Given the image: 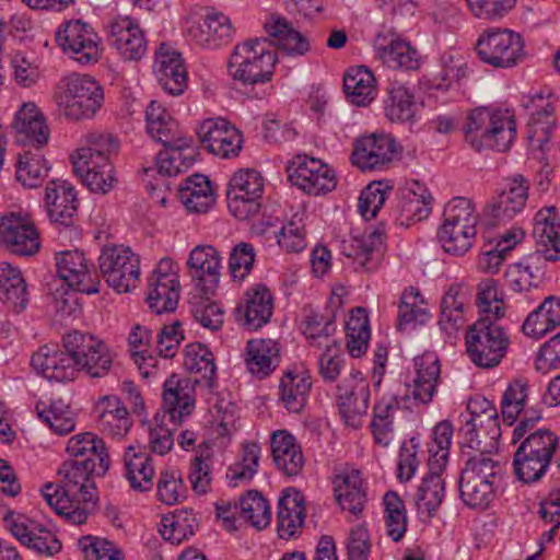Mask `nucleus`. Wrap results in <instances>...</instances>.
Wrapping results in <instances>:
<instances>
[{
	"label": "nucleus",
	"mask_w": 560,
	"mask_h": 560,
	"mask_svg": "<svg viewBox=\"0 0 560 560\" xmlns=\"http://www.w3.org/2000/svg\"><path fill=\"white\" fill-rule=\"evenodd\" d=\"M113 357L105 342L94 335L72 330L61 338V345H44L31 357V366L50 382L74 381L80 372L91 377L108 374Z\"/></svg>",
	"instance_id": "obj_1"
},
{
	"label": "nucleus",
	"mask_w": 560,
	"mask_h": 560,
	"mask_svg": "<svg viewBox=\"0 0 560 560\" xmlns=\"http://www.w3.org/2000/svg\"><path fill=\"white\" fill-rule=\"evenodd\" d=\"M477 290L481 317L466 331V351L475 365L492 369L501 363L511 343L508 329L498 323L505 316L504 293L493 279L481 281Z\"/></svg>",
	"instance_id": "obj_2"
},
{
	"label": "nucleus",
	"mask_w": 560,
	"mask_h": 560,
	"mask_svg": "<svg viewBox=\"0 0 560 560\" xmlns=\"http://www.w3.org/2000/svg\"><path fill=\"white\" fill-rule=\"evenodd\" d=\"M93 475H103L93 458L67 460L58 469V482L44 485L42 495L66 521L81 525L96 508Z\"/></svg>",
	"instance_id": "obj_3"
},
{
	"label": "nucleus",
	"mask_w": 560,
	"mask_h": 560,
	"mask_svg": "<svg viewBox=\"0 0 560 560\" xmlns=\"http://www.w3.org/2000/svg\"><path fill=\"white\" fill-rule=\"evenodd\" d=\"M118 140L110 133L92 131L86 135V144L72 154L74 173L93 192L107 194L116 178L110 155L118 152Z\"/></svg>",
	"instance_id": "obj_4"
},
{
	"label": "nucleus",
	"mask_w": 560,
	"mask_h": 560,
	"mask_svg": "<svg viewBox=\"0 0 560 560\" xmlns=\"http://www.w3.org/2000/svg\"><path fill=\"white\" fill-rule=\"evenodd\" d=\"M463 130L466 142L475 150L504 152L515 140L516 122L508 113L481 106L469 112Z\"/></svg>",
	"instance_id": "obj_5"
},
{
	"label": "nucleus",
	"mask_w": 560,
	"mask_h": 560,
	"mask_svg": "<svg viewBox=\"0 0 560 560\" xmlns=\"http://www.w3.org/2000/svg\"><path fill=\"white\" fill-rule=\"evenodd\" d=\"M270 46L267 38H252L237 44L229 59V73L244 85L271 81L278 56Z\"/></svg>",
	"instance_id": "obj_6"
},
{
	"label": "nucleus",
	"mask_w": 560,
	"mask_h": 560,
	"mask_svg": "<svg viewBox=\"0 0 560 560\" xmlns=\"http://www.w3.org/2000/svg\"><path fill=\"white\" fill-rule=\"evenodd\" d=\"M444 221L438 231L443 249L455 256L465 255L477 234L478 214L472 201L466 197L450 200L443 212Z\"/></svg>",
	"instance_id": "obj_7"
},
{
	"label": "nucleus",
	"mask_w": 560,
	"mask_h": 560,
	"mask_svg": "<svg viewBox=\"0 0 560 560\" xmlns=\"http://www.w3.org/2000/svg\"><path fill=\"white\" fill-rule=\"evenodd\" d=\"M55 98L67 118L82 120L92 118L102 107L104 92L93 77L71 73L60 80Z\"/></svg>",
	"instance_id": "obj_8"
},
{
	"label": "nucleus",
	"mask_w": 560,
	"mask_h": 560,
	"mask_svg": "<svg viewBox=\"0 0 560 560\" xmlns=\"http://www.w3.org/2000/svg\"><path fill=\"white\" fill-rule=\"evenodd\" d=\"M499 463L485 452L470 457L459 477V495L465 505L485 510L495 497Z\"/></svg>",
	"instance_id": "obj_9"
},
{
	"label": "nucleus",
	"mask_w": 560,
	"mask_h": 560,
	"mask_svg": "<svg viewBox=\"0 0 560 560\" xmlns=\"http://www.w3.org/2000/svg\"><path fill=\"white\" fill-rule=\"evenodd\" d=\"M558 442V436L548 429H539L521 440L513 458L517 479L524 483L540 480L550 466Z\"/></svg>",
	"instance_id": "obj_10"
},
{
	"label": "nucleus",
	"mask_w": 560,
	"mask_h": 560,
	"mask_svg": "<svg viewBox=\"0 0 560 560\" xmlns=\"http://www.w3.org/2000/svg\"><path fill=\"white\" fill-rule=\"evenodd\" d=\"M479 59L494 68H513L526 59L523 37L509 28H491L476 43Z\"/></svg>",
	"instance_id": "obj_11"
},
{
	"label": "nucleus",
	"mask_w": 560,
	"mask_h": 560,
	"mask_svg": "<svg viewBox=\"0 0 560 560\" xmlns=\"http://www.w3.org/2000/svg\"><path fill=\"white\" fill-rule=\"evenodd\" d=\"M56 40L63 54L81 67L94 66L102 58L101 38L80 20L61 25L56 32Z\"/></svg>",
	"instance_id": "obj_12"
},
{
	"label": "nucleus",
	"mask_w": 560,
	"mask_h": 560,
	"mask_svg": "<svg viewBox=\"0 0 560 560\" xmlns=\"http://www.w3.org/2000/svg\"><path fill=\"white\" fill-rule=\"evenodd\" d=\"M139 257L129 247L113 245L102 248L98 266L107 284L118 293L136 288L140 278Z\"/></svg>",
	"instance_id": "obj_13"
},
{
	"label": "nucleus",
	"mask_w": 560,
	"mask_h": 560,
	"mask_svg": "<svg viewBox=\"0 0 560 560\" xmlns=\"http://www.w3.org/2000/svg\"><path fill=\"white\" fill-rule=\"evenodd\" d=\"M264 178L253 168L234 173L228 186L226 197L230 212L238 220H247L260 210Z\"/></svg>",
	"instance_id": "obj_14"
},
{
	"label": "nucleus",
	"mask_w": 560,
	"mask_h": 560,
	"mask_svg": "<svg viewBox=\"0 0 560 560\" xmlns=\"http://www.w3.org/2000/svg\"><path fill=\"white\" fill-rule=\"evenodd\" d=\"M290 183L307 195H325L336 188L335 171L319 159L298 154L287 165Z\"/></svg>",
	"instance_id": "obj_15"
},
{
	"label": "nucleus",
	"mask_w": 560,
	"mask_h": 560,
	"mask_svg": "<svg viewBox=\"0 0 560 560\" xmlns=\"http://www.w3.org/2000/svg\"><path fill=\"white\" fill-rule=\"evenodd\" d=\"M0 247L18 256H33L39 248V236L27 214L10 212L0 217Z\"/></svg>",
	"instance_id": "obj_16"
},
{
	"label": "nucleus",
	"mask_w": 560,
	"mask_h": 560,
	"mask_svg": "<svg viewBox=\"0 0 560 560\" xmlns=\"http://www.w3.org/2000/svg\"><path fill=\"white\" fill-rule=\"evenodd\" d=\"M199 383L197 378L178 374H172L165 380L162 409L163 415L174 427H179L184 419L192 413L196 406V386Z\"/></svg>",
	"instance_id": "obj_17"
},
{
	"label": "nucleus",
	"mask_w": 560,
	"mask_h": 560,
	"mask_svg": "<svg viewBox=\"0 0 560 560\" xmlns=\"http://www.w3.org/2000/svg\"><path fill=\"white\" fill-rule=\"evenodd\" d=\"M339 412L346 424L358 429L366 415L370 401V384L360 371H352L337 386Z\"/></svg>",
	"instance_id": "obj_18"
},
{
	"label": "nucleus",
	"mask_w": 560,
	"mask_h": 560,
	"mask_svg": "<svg viewBox=\"0 0 560 560\" xmlns=\"http://www.w3.org/2000/svg\"><path fill=\"white\" fill-rule=\"evenodd\" d=\"M57 272L69 288L85 294L100 292V278L91 264L80 250L61 252L56 257Z\"/></svg>",
	"instance_id": "obj_19"
},
{
	"label": "nucleus",
	"mask_w": 560,
	"mask_h": 560,
	"mask_svg": "<svg viewBox=\"0 0 560 560\" xmlns=\"http://www.w3.org/2000/svg\"><path fill=\"white\" fill-rule=\"evenodd\" d=\"M399 152L400 147L390 135L372 133L354 142L351 162L362 171L383 168Z\"/></svg>",
	"instance_id": "obj_20"
},
{
	"label": "nucleus",
	"mask_w": 560,
	"mask_h": 560,
	"mask_svg": "<svg viewBox=\"0 0 560 560\" xmlns=\"http://www.w3.org/2000/svg\"><path fill=\"white\" fill-rule=\"evenodd\" d=\"M188 275L202 298L213 295L220 279L221 256L211 245H198L187 260Z\"/></svg>",
	"instance_id": "obj_21"
},
{
	"label": "nucleus",
	"mask_w": 560,
	"mask_h": 560,
	"mask_svg": "<svg viewBox=\"0 0 560 560\" xmlns=\"http://www.w3.org/2000/svg\"><path fill=\"white\" fill-rule=\"evenodd\" d=\"M197 135L209 152L223 159L237 156L242 150V133L224 118L203 120Z\"/></svg>",
	"instance_id": "obj_22"
},
{
	"label": "nucleus",
	"mask_w": 560,
	"mask_h": 560,
	"mask_svg": "<svg viewBox=\"0 0 560 560\" xmlns=\"http://www.w3.org/2000/svg\"><path fill=\"white\" fill-rule=\"evenodd\" d=\"M273 313V298L265 284L247 289L234 310L236 322L248 330H257L266 325Z\"/></svg>",
	"instance_id": "obj_23"
},
{
	"label": "nucleus",
	"mask_w": 560,
	"mask_h": 560,
	"mask_svg": "<svg viewBox=\"0 0 560 560\" xmlns=\"http://www.w3.org/2000/svg\"><path fill=\"white\" fill-rule=\"evenodd\" d=\"M533 237L537 245L533 259L547 261L560 259V217L555 206L537 211L534 217Z\"/></svg>",
	"instance_id": "obj_24"
},
{
	"label": "nucleus",
	"mask_w": 560,
	"mask_h": 560,
	"mask_svg": "<svg viewBox=\"0 0 560 560\" xmlns=\"http://www.w3.org/2000/svg\"><path fill=\"white\" fill-rule=\"evenodd\" d=\"M5 522L11 534L37 555L51 557L60 552L61 542L56 534L45 526L22 516L7 517Z\"/></svg>",
	"instance_id": "obj_25"
},
{
	"label": "nucleus",
	"mask_w": 560,
	"mask_h": 560,
	"mask_svg": "<svg viewBox=\"0 0 560 560\" xmlns=\"http://www.w3.org/2000/svg\"><path fill=\"white\" fill-rule=\"evenodd\" d=\"M110 45L129 61L140 60L147 52L143 31L128 16L112 19L107 26Z\"/></svg>",
	"instance_id": "obj_26"
},
{
	"label": "nucleus",
	"mask_w": 560,
	"mask_h": 560,
	"mask_svg": "<svg viewBox=\"0 0 560 560\" xmlns=\"http://www.w3.org/2000/svg\"><path fill=\"white\" fill-rule=\"evenodd\" d=\"M374 48L390 68L415 70L420 65L418 50L393 28H383L376 34Z\"/></svg>",
	"instance_id": "obj_27"
},
{
	"label": "nucleus",
	"mask_w": 560,
	"mask_h": 560,
	"mask_svg": "<svg viewBox=\"0 0 560 560\" xmlns=\"http://www.w3.org/2000/svg\"><path fill=\"white\" fill-rule=\"evenodd\" d=\"M187 34L197 45L215 49L229 44L234 36L231 19L214 8H206L203 25L191 23Z\"/></svg>",
	"instance_id": "obj_28"
},
{
	"label": "nucleus",
	"mask_w": 560,
	"mask_h": 560,
	"mask_svg": "<svg viewBox=\"0 0 560 560\" xmlns=\"http://www.w3.org/2000/svg\"><path fill=\"white\" fill-rule=\"evenodd\" d=\"M529 183L523 175H517L506 183L504 189L486 208V214L492 224L509 221L518 214L528 199Z\"/></svg>",
	"instance_id": "obj_29"
},
{
	"label": "nucleus",
	"mask_w": 560,
	"mask_h": 560,
	"mask_svg": "<svg viewBox=\"0 0 560 560\" xmlns=\"http://www.w3.org/2000/svg\"><path fill=\"white\" fill-rule=\"evenodd\" d=\"M12 128L24 145L40 149L48 143L50 130L46 118L35 103H24L15 113Z\"/></svg>",
	"instance_id": "obj_30"
},
{
	"label": "nucleus",
	"mask_w": 560,
	"mask_h": 560,
	"mask_svg": "<svg viewBox=\"0 0 560 560\" xmlns=\"http://www.w3.org/2000/svg\"><path fill=\"white\" fill-rule=\"evenodd\" d=\"M262 28L272 39V44L288 56H304L311 49L308 38L295 30L288 19L278 13L266 16Z\"/></svg>",
	"instance_id": "obj_31"
},
{
	"label": "nucleus",
	"mask_w": 560,
	"mask_h": 560,
	"mask_svg": "<svg viewBox=\"0 0 560 560\" xmlns=\"http://www.w3.org/2000/svg\"><path fill=\"white\" fill-rule=\"evenodd\" d=\"M385 229L377 226L368 235L353 238L349 244L343 243L342 253L351 258L355 270L371 272L377 269L384 250Z\"/></svg>",
	"instance_id": "obj_32"
},
{
	"label": "nucleus",
	"mask_w": 560,
	"mask_h": 560,
	"mask_svg": "<svg viewBox=\"0 0 560 560\" xmlns=\"http://www.w3.org/2000/svg\"><path fill=\"white\" fill-rule=\"evenodd\" d=\"M47 214L52 223L69 226L78 210L73 186L66 180H52L46 187Z\"/></svg>",
	"instance_id": "obj_33"
},
{
	"label": "nucleus",
	"mask_w": 560,
	"mask_h": 560,
	"mask_svg": "<svg viewBox=\"0 0 560 560\" xmlns=\"http://www.w3.org/2000/svg\"><path fill=\"white\" fill-rule=\"evenodd\" d=\"M334 493L342 510L359 517L366 503L362 474L358 469H349L334 478Z\"/></svg>",
	"instance_id": "obj_34"
},
{
	"label": "nucleus",
	"mask_w": 560,
	"mask_h": 560,
	"mask_svg": "<svg viewBox=\"0 0 560 560\" xmlns=\"http://www.w3.org/2000/svg\"><path fill=\"white\" fill-rule=\"evenodd\" d=\"M277 530L282 539L301 533L305 521L304 497L295 489L283 491L278 502Z\"/></svg>",
	"instance_id": "obj_35"
},
{
	"label": "nucleus",
	"mask_w": 560,
	"mask_h": 560,
	"mask_svg": "<svg viewBox=\"0 0 560 560\" xmlns=\"http://www.w3.org/2000/svg\"><path fill=\"white\" fill-rule=\"evenodd\" d=\"M245 364L258 380L268 377L280 363V346L271 339L249 340L245 348Z\"/></svg>",
	"instance_id": "obj_36"
},
{
	"label": "nucleus",
	"mask_w": 560,
	"mask_h": 560,
	"mask_svg": "<svg viewBox=\"0 0 560 560\" xmlns=\"http://www.w3.org/2000/svg\"><path fill=\"white\" fill-rule=\"evenodd\" d=\"M30 293L21 270L7 261L0 262V302L13 313L23 312Z\"/></svg>",
	"instance_id": "obj_37"
},
{
	"label": "nucleus",
	"mask_w": 560,
	"mask_h": 560,
	"mask_svg": "<svg viewBox=\"0 0 560 560\" xmlns=\"http://www.w3.org/2000/svg\"><path fill=\"white\" fill-rule=\"evenodd\" d=\"M98 429L113 438L125 436L132 419L124 402L117 396H104L96 404Z\"/></svg>",
	"instance_id": "obj_38"
},
{
	"label": "nucleus",
	"mask_w": 560,
	"mask_h": 560,
	"mask_svg": "<svg viewBox=\"0 0 560 560\" xmlns=\"http://www.w3.org/2000/svg\"><path fill=\"white\" fill-rule=\"evenodd\" d=\"M271 455L279 470L285 476H298L304 467V456L296 439L280 430L271 435Z\"/></svg>",
	"instance_id": "obj_39"
},
{
	"label": "nucleus",
	"mask_w": 560,
	"mask_h": 560,
	"mask_svg": "<svg viewBox=\"0 0 560 560\" xmlns=\"http://www.w3.org/2000/svg\"><path fill=\"white\" fill-rule=\"evenodd\" d=\"M191 143V138L185 136L170 144H163L165 149L156 155L159 173L176 176L188 171L195 163V151Z\"/></svg>",
	"instance_id": "obj_40"
},
{
	"label": "nucleus",
	"mask_w": 560,
	"mask_h": 560,
	"mask_svg": "<svg viewBox=\"0 0 560 560\" xmlns=\"http://www.w3.org/2000/svg\"><path fill=\"white\" fill-rule=\"evenodd\" d=\"M465 427L469 446L480 452H485L487 447H493L501 436L497 409H490L485 415L469 416Z\"/></svg>",
	"instance_id": "obj_41"
},
{
	"label": "nucleus",
	"mask_w": 560,
	"mask_h": 560,
	"mask_svg": "<svg viewBox=\"0 0 560 560\" xmlns=\"http://www.w3.org/2000/svg\"><path fill=\"white\" fill-rule=\"evenodd\" d=\"M416 377L411 394L416 401L428 404L432 400L440 378V361L435 353L427 352L415 358Z\"/></svg>",
	"instance_id": "obj_42"
},
{
	"label": "nucleus",
	"mask_w": 560,
	"mask_h": 560,
	"mask_svg": "<svg viewBox=\"0 0 560 560\" xmlns=\"http://www.w3.org/2000/svg\"><path fill=\"white\" fill-rule=\"evenodd\" d=\"M312 382L310 373L304 370H289L280 380V399L292 412H300L306 405Z\"/></svg>",
	"instance_id": "obj_43"
},
{
	"label": "nucleus",
	"mask_w": 560,
	"mask_h": 560,
	"mask_svg": "<svg viewBox=\"0 0 560 560\" xmlns=\"http://www.w3.org/2000/svg\"><path fill=\"white\" fill-rule=\"evenodd\" d=\"M560 326V298L550 295L526 317L522 330L526 336L540 339Z\"/></svg>",
	"instance_id": "obj_44"
},
{
	"label": "nucleus",
	"mask_w": 560,
	"mask_h": 560,
	"mask_svg": "<svg viewBox=\"0 0 560 560\" xmlns=\"http://www.w3.org/2000/svg\"><path fill=\"white\" fill-rule=\"evenodd\" d=\"M468 289L460 283H453L445 291L441 300V314L439 325L447 334L456 331L463 326L464 306L468 301Z\"/></svg>",
	"instance_id": "obj_45"
},
{
	"label": "nucleus",
	"mask_w": 560,
	"mask_h": 560,
	"mask_svg": "<svg viewBox=\"0 0 560 560\" xmlns=\"http://www.w3.org/2000/svg\"><path fill=\"white\" fill-rule=\"evenodd\" d=\"M347 100L357 106H368L376 96L374 74L364 66L350 68L343 77Z\"/></svg>",
	"instance_id": "obj_46"
},
{
	"label": "nucleus",
	"mask_w": 560,
	"mask_h": 560,
	"mask_svg": "<svg viewBox=\"0 0 560 560\" xmlns=\"http://www.w3.org/2000/svg\"><path fill=\"white\" fill-rule=\"evenodd\" d=\"M179 199L189 212H206L215 201L214 191L209 178L202 174H194L185 179L179 188Z\"/></svg>",
	"instance_id": "obj_47"
},
{
	"label": "nucleus",
	"mask_w": 560,
	"mask_h": 560,
	"mask_svg": "<svg viewBox=\"0 0 560 560\" xmlns=\"http://www.w3.org/2000/svg\"><path fill=\"white\" fill-rule=\"evenodd\" d=\"M124 460L130 487L140 492L151 490L155 470L150 455L129 446L125 452Z\"/></svg>",
	"instance_id": "obj_48"
},
{
	"label": "nucleus",
	"mask_w": 560,
	"mask_h": 560,
	"mask_svg": "<svg viewBox=\"0 0 560 560\" xmlns=\"http://www.w3.org/2000/svg\"><path fill=\"white\" fill-rule=\"evenodd\" d=\"M147 131L150 137L162 144L185 137L175 119L158 102L152 101L145 110Z\"/></svg>",
	"instance_id": "obj_49"
},
{
	"label": "nucleus",
	"mask_w": 560,
	"mask_h": 560,
	"mask_svg": "<svg viewBox=\"0 0 560 560\" xmlns=\"http://www.w3.org/2000/svg\"><path fill=\"white\" fill-rule=\"evenodd\" d=\"M67 452L74 459L93 458L98 472L105 474L109 467V456L104 441L97 435L85 432L72 436L67 443Z\"/></svg>",
	"instance_id": "obj_50"
},
{
	"label": "nucleus",
	"mask_w": 560,
	"mask_h": 560,
	"mask_svg": "<svg viewBox=\"0 0 560 560\" xmlns=\"http://www.w3.org/2000/svg\"><path fill=\"white\" fill-rule=\"evenodd\" d=\"M384 113L393 122L415 121L417 105L413 93L402 84H392L384 101Z\"/></svg>",
	"instance_id": "obj_51"
},
{
	"label": "nucleus",
	"mask_w": 560,
	"mask_h": 560,
	"mask_svg": "<svg viewBox=\"0 0 560 560\" xmlns=\"http://www.w3.org/2000/svg\"><path fill=\"white\" fill-rule=\"evenodd\" d=\"M429 466V472L423 477L421 485L415 494V503L419 512H425L429 516L441 505L445 495V481L441 477L443 470Z\"/></svg>",
	"instance_id": "obj_52"
},
{
	"label": "nucleus",
	"mask_w": 560,
	"mask_h": 560,
	"mask_svg": "<svg viewBox=\"0 0 560 560\" xmlns=\"http://www.w3.org/2000/svg\"><path fill=\"white\" fill-rule=\"evenodd\" d=\"M183 364L188 372L200 374L208 387H214L217 372L214 357L205 345L199 342L187 345L184 350Z\"/></svg>",
	"instance_id": "obj_53"
},
{
	"label": "nucleus",
	"mask_w": 560,
	"mask_h": 560,
	"mask_svg": "<svg viewBox=\"0 0 560 560\" xmlns=\"http://www.w3.org/2000/svg\"><path fill=\"white\" fill-rule=\"evenodd\" d=\"M386 535L395 542L400 541L407 532V511L404 501L394 491L383 498Z\"/></svg>",
	"instance_id": "obj_54"
},
{
	"label": "nucleus",
	"mask_w": 560,
	"mask_h": 560,
	"mask_svg": "<svg viewBox=\"0 0 560 560\" xmlns=\"http://www.w3.org/2000/svg\"><path fill=\"white\" fill-rule=\"evenodd\" d=\"M179 294V282L149 280L147 302L150 310L156 314L174 312L178 305Z\"/></svg>",
	"instance_id": "obj_55"
},
{
	"label": "nucleus",
	"mask_w": 560,
	"mask_h": 560,
	"mask_svg": "<svg viewBox=\"0 0 560 560\" xmlns=\"http://www.w3.org/2000/svg\"><path fill=\"white\" fill-rule=\"evenodd\" d=\"M36 411L38 418L57 434H68L75 428L73 412L61 399L50 401L48 407L44 402H37Z\"/></svg>",
	"instance_id": "obj_56"
},
{
	"label": "nucleus",
	"mask_w": 560,
	"mask_h": 560,
	"mask_svg": "<svg viewBox=\"0 0 560 560\" xmlns=\"http://www.w3.org/2000/svg\"><path fill=\"white\" fill-rule=\"evenodd\" d=\"M197 527L196 515L191 511L180 510L163 518L160 533L165 540L179 545L192 536Z\"/></svg>",
	"instance_id": "obj_57"
},
{
	"label": "nucleus",
	"mask_w": 560,
	"mask_h": 560,
	"mask_svg": "<svg viewBox=\"0 0 560 560\" xmlns=\"http://www.w3.org/2000/svg\"><path fill=\"white\" fill-rule=\"evenodd\" d=\"M240 517L261 530L270 524V505L260 492L249 490L240 499Z\"/></svg>",
	"instance_id": "obj_58"
},
{
	"label": "nucleus",
	"mask_w": 560,
	"mask_h": 560,
	"mask_svg": "<svg viewBox=\"0 0 560 560\" xmlns=\"http://www.w3.org/2000/svg\"><path fill=\"white\" fill-rule=\"evenodd\" d=\"M544 98V93L538 92L532 95L528 102L525 104V107L532 110V118L529 124L533 125L534 130L530 138L536 139V141L539 143V149L541 150H544V145L548 141V132L553 124L552 115L555 112V107L550 102L539 107L537 102H542Z\"/></svg>",
	"instance_id": "obj_59"
},
{
	"label": "nucleus",
	"mask_w": 560,
	"mask_h": 560,
	"mask_svg": "<svg viewBox=\"0 0 560 560\" xmlns=\"http://www.w3.org/2000/svg\"><path fill=\"white\" fill-rule=\"evenodd\" d=\"M420 298V291L413 287L402 292L398 305V330H404L410 325L424 324L429 319L430 315L423 306V301H418Z\"/></svg>",
	"instance_id": "obj_60"
},
{
	"label": "nucleus",
	"mask_w": 560,
	"mask_h": 560,
	"mask_svg": "<svg viewBox=\"0 0 560 560\" xmlns=\"http://www.w3.org/2000/svg\"><path fill=\"white\" fill-rule=\"evenodd\" d=\"M431 200L432 197L430 195H418L411 190L402 194L396 207L398 212L397 223L409 225L411 222H419L425 219L431 212Z\"/></svg>",
	"instance_id": "obj_61"
},
{
	"label": "nucleus",
	"mask_w": 560,
	"mask_h": 560,
	"mask_svg": "<svg viewBox=\"0 0 560 560\" xmlns=\"http://www.w3.org/2000/svg\"><path fill=\"white\" fill-rule=\"evenodd\" d=\"M453 425L450 421L439 422L432 432V439L428 444V465L433 469L444 470L448 462L450 445L452 443Z\"/></svg>",
	"instance_id": "obj_62"
},
{
	"label": "nucleus",
	"mask_w": 560,
	"mask_h": 560,
	"mask_svg": "<svg viewBox=\"0 0 560 560\" xmlns=\"http://www.w3.org/2000/svg\"><path fill=\"white\" fill-rule=\"evenodd\" d=\"M49 166L46 160L28 151L20 154L16 170V179L27 188L38 187L48 175Z\"/></svg>",
	"instance_id": "obj_63"
},
{
	"label": "nucleus",
	"mask_w": 560,
	"mask_h": 560,
	"mask_svg": "<svg viewBox=\"0 0 560 560\" xmlns=\"http://www.w3.org/2000/svg\"><path fill=\"white\" fill-rule=\"evenodd\" d=\"M214 455L206 447L200 450L190 462L188 479L197 494H206L211 490Z\"/></svg>",
	"instance_id": "obj_64"
}]
</instances>
